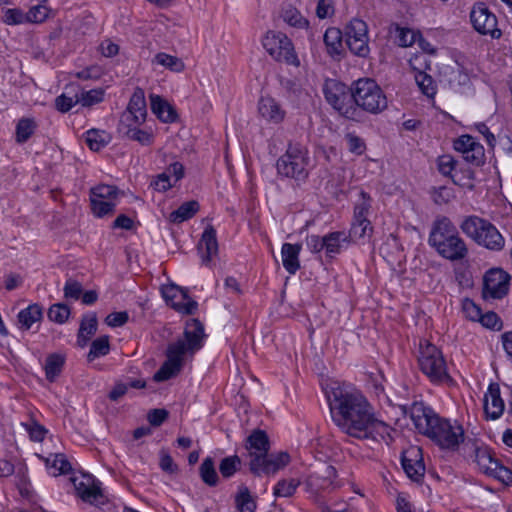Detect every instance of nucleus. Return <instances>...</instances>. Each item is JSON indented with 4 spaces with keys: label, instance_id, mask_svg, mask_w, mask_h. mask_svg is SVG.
Returning a JSON list of instances; mask_svg holds the SVG:
<instances>
[{
    "label": "nucleus",
    "instance_id": "nucleus-47",
    "mask_svg": "<svg viewBox=\"0 0 512 512\" xmlns=\"http://www.w3.org/2000/svg\"><path fill=\"white\" fill-rule=\"evenodd\" d=\"M109 351V337L106 335L98 337L91 343L90 351L88 353V360L93 361L96 358L105 356L109 353Z\"/></svg>",
    "mask_w": 512,
    "mask_h": 512
},
{
    "label": "nucleus",
    "instance_id": "nucleus-48",
    "mask_svg": "<svg viewBox=\"0 0 512 512\" xmlns=\"http://www.w3.org/2000/svg\"><path fill=\"white\" fill-rule=\"evenodd\" d=\"M122 136L129 140L136 141L143 146L151 145L154 140V135L151 129L147 130L142 127L137 129H128L127 133Z\"/></svg>",
    "mask_w": 512,
    "mask_h": 512
},
{
    "label": "nucleus",
    "instance_id": "nucleus-45",
    "mask_svg": "<svg viewBox=\"0 0 512 512\" xmlns=\"http://www.w3.org/2000/svg\"><path fill=\"white\" fill-rule=\"evenodd\" d=\"M200 476L203 482L209 486H215L218 483V474L215 469L214 461L211 457L203 460L199 468Z\"/></svg>",
    "mask_w": 512,
    "mask_h": 512
},
{
    "label": "nucleus",
    "instance_id": "nucleus-6",
    "mask_svg": "<svg viewBox=\"0 0 512 512\" xmlns=\"http://www.w3.org/2000/svg\"><path fill=\"white\" fill-rule=\"evenodd\" d=\"M302 480L308 498L316 502L320 501L324 495L332 493L344 485V481L338 477L336 468L327 462L310 465Z\"/></svg>",
    "mask_w": 512,
    "mask_h": 512
},
{
    "label": "nucleus",
    "instance_id": "nucleus-57",
    "mask_svg": "<svg viewBox=\"0 0 512 512\" xmlns=\"http://www.w3.org/2000/svg\"><path fill=\"white\" fill-rule=\"evenodd\" d=\"M3 20L8 25L27 23L26 13L17 8L7 9L4 13Z\"/></svg>",
    "mask_w": 512,
    "mask_h": 512
},
{
    "label": "nucleus",
    "instance_id": "nucleus-35",
    "mask_svg": "<svg viewBox=\"0 0 512 512\" xmlns=\"http://www.w3.org/2000/svg\"><path fill=\"white\" fill-rule=\"evenodd\" d=\"M373 233V226L369 219H353L349 236L353 240L369 239Z\"/></svg>",
    "mask_w": 512,
    "mask_h": 512
},
{
    "label": "nucleus",
    "instance_id": "nucleus-56",
    "mask_svg": "<svg viewBox=\"0 0 512 512\" xmlns=\"http://www.w3.org/2000/svg\"><path fill=\"white\" fill-rule=\"evenodd\" d=\"M49 9L45 5H35L26 12L27 23H41L48 17Z\"/></svg>",
    "mask_w": 512,
    "mask_h": 512
},
{
    "label": "nucleus",
    "instance_id": "nucleus-22",
    "mask_svg": "<svg viewBox=\"0 0 512 512\" xmlns=\"http://www.w3.org/2000/svg\"><path fill=\"white\" fill-rule=\"evenodd\" d=\"M504 401L497 384H490L484 396V412L490 420L499 419L504 412Z\"/></svg>",
    "mask_w": 512,
    "mask_h": 512
},
{
    "label": "nucleus",
    "instance_id": "nucleus-40",
    "mask_svg": "<svg viewBox=\"0 0 512 512\" xmlns=\"http://www.w3.org/2000/svg\"><path fill=\"white\" fill-rule=\"evenodd\" d=\"M152 62L177 73L182 72L185 68L184 62L179 57L164 52L157 53Z\"/></svg>",
    "mask_w": 512,
    "mask_h": 512
},
{
    "label": "nucleus",
    "instance_id": "nucleus-61",
    "mask_svg": "<svg viewBox=\"0 0 512 512\" xmlns=\"http://www.w3.org/2000/svg\"><path fill=\"white\" fill-rule=\"evenodd\" d=\"M345 141L350 152L361 155L365 151L364 141L353 133H348L345 136Z\"/></svg>",
    "mask_w": 512,
    "mask_h": 512
},
{
    "label": "nucleus",
    "instance_id": "nucleus-49",
    "mask_svg": "<svg viewBox=\"0 0 512 512\" xmlns=\"http://www.w3.org/2000/svg\"><path fill=\"white\" fill-rule=\"evenodd\" d=\"M282 17L283 20L292 27L302 29L308 26V21L294 7H287L283 11Z\"/></svg>",
    "mask_w": 512,
    "mask_h": 512
},
{
    "label": "nucleus",
    "instance_id": "nucleus-12",
    "mask_svg": "<svg viewBox=\"0 0 512 512\" xmlns=\"http://www.w3.org/2000/svg\"><path fill=\"white\" fill-rule=\"evenodd\" d=\"M262 45L274 60L295 67L300 65L294 45L285 34L268 31L262 39Z\"/></svg>",
    "mask_w": 512,
    "mask_h": 512
},
{
    "label": "nucleus",
    "instance_id": "nucleus-60",
    "mask_svg": "<svg viewBox=\"0 0 512 512\" xmlns=\"http://www.w3.org/2000/svg\"><path fill=\"white\" fill-rule=\"evenodd\" d=\"M63 290L65 298L74 300H78L83 292L81 283L72 278L66 281Z\"/></svg>",
    "mask_w": 512,
    "mask_h": 512
},
{
    "label": "nucleus",
    "instance_id": "nucleus-52",
    "mask_svg": "<svg viewBox=\"0 0 512 512\" xmlns=\"http://www.w3.org/2000/svg\"><path fill=\"white\" fill-rule=\"evenodd\" d=\"M241 460L238 456H230L222 459L219 470L223 477H231L240 467Z\"/></svg>",
    "mask_w": 512,
    "mask_h": 512
},
{
    "label": "nucleus",
    "instance_id": "nucleus-19",
    "mask_svg": "<svg viewBox=\"0 0 512 512\" xmlns=\"http://www.w3.org/2000/svg\"><path fill=\"white\" fill-rule=\"evenodd\" d=\"M402 467L407 476L413 481L419 482L425 474L422 449L419 446H410L402 453Z\"/></svg>",
    "mask_w": 512,
    "mask_h": 512
},
{
    "label": "nucleus",
    "instance_id": "nucleus-54",
    "mask_svg": "<svg viewBox=\"0 0 512 512\" xmlns=\"http://www.w3.org/2000/svg\"><path fill=\"white\" fill-rule=\"evenodd\" d=\"M418 38H420V34L409 28L397 29L396 40L402 47L412 46Z\"/></svg>",
    "mask_w": 512,
    "mask_h": 512
},
{
    "label": "nucleus",
    "instance_id": "nucleus-62",
    "mask_svg": "<svg viewBox=\"0 0 512 512\" xmlns=\"http://www.w3.org/2000/svg\"><path fill=\"white\" fill-rule=\"evenodd\" d=\"M476 145H480V143L475 138L470 135H462L454 142V149L464 155L466 151H470Z\"/></svg>",
    "mask_w": 512,
    "mask_h": 512
},
{
    "label": "nucleus",
    "instance_id": "nucleus-7",
    "mask_svg": "<svg viewBox=\"0 0 512 512\" xmlns=\"http://www.w3.org/2000/svg\"><path fill=\"white\" fill-rule=\"evenodd\" d=\"M460 229L478 246L492 252H500L505 248L506 240L498 228L489 220L476 216H466Z\"/></svg>",
    "mask_w": 512,
    "mask_h": 512
},
{
    "label": "nucleus",
    "instance_id": "nucleus-64",
    "mask_svg": "<svg viewBox=\"0 0 512 512\" xmlns=\"http://www.w3.org/2000/svg\"><path fill=\"white\" fill-rule=\"evenodd\" d=\"M490 476L504 484H512V471L509 468L501 465L500 462H498L497 467H495V470L492 471Z\"/></svg>",
    "mask_w": 512,
    "mask_h": 512
},
{
    "label": "nucleus",
    "instance_id": "nucleus-39",
    "mask_svg": "<svg viewBox=\"0 0 512 512\" xmlns=\"http://www.w3.org/2000/svg\"><path fill=\"white\" fill-rule=\"evenodd\" d=\"M97 330V318L95 315H89L83 318L78 332V344L83 347Z\"/></svg>",
    "mask_w": 512,
    "mask_h": 512
},
{
    "label": "nucleus",
    "instance_id": "nucleus-29",
    "mask_svg": "<svg viewBox=\"0 0 512 512\" xmlns=\"http://www.w3.org/2000/svg\"><path fill=\"white\" fill-rule=\"evenodd\" d=\"M42 314V307L38 304H31L27 308L22 309L18 313L20 328L29 330L34 323L41 320Z\"/></svg>",
    "mask_w": 512,
    "mask_h": 512
},
{
    "label": "nucleus",
    "instance_id": "nucleus-8",
    "mask_svg": "<svg viewBox=\"0 0 512 512\" xmlns=\"http://www.w3.org/2000/svg\"><path fill=\"white\" fill-rule=\"evenodd\" d=\"M417 362L420 371L432 384L440 385L451 381L442 351L427 340L419 343Z\"/></svg>",
    "mask_w": 512,
    "mask_h": 512
},
{
    "label": "nucleus",
    "instance_id": "nucleus-37",
    "mask_svg": "<svg viewBox=\"0 0 512 512\" xmlns=\"http://www.w3.org/2000/svg\"><path fill=\"white\" fill-rule=\"evenodd\" d=\"M235 505L239 512H255L257 503L246 486H241L235 496Z\"/></svg>",
    "mask_w": 512,
    "mask_h": 512
},
{
    "label": "nucleus",
    "instance_id": "nucleus-23",
    "mask_svg": "<svg viewBox=\"0 0 512 512\" xmlns=\"http://www.w3.org/2000/svg\"><path fill=\"white\" fill-rule=\"evenodd\" d=\"M258 112L264 120L273 124L281 123L286 116V111L280 103L270 96L260 98Z\"/></svg>",
    "mask_w": 512,
    "mask_h": 512
},
{
    "label": "nucleus",
    "instance_id": "nucleus-38",
    "mask_svg": "<svg viewBox=\"0 0 512 512\" xmlns=\"http://www.w3.org/2000/svg\"><path fill=\"white\" fill-rule=\"evenodd\" d=\"M111 140L110 135L103 130L91 129L85 133V141L93 151H100Z\"/></svg>",
    "mask_w": 512,
    "mask_h": 512
},
{
    "label": "nucleus",
    "instance_id": "nucleus-3",
    "mask_svg": "<svg viewBox=\"0 0 512 512\" xmlns=\"http://www.w3.org/2000/svg\"><path fill=\"white\" fill-rule=\"evenodd\" d=\"M204 327L197 319L187 322L183 338L168 345L166 361L154 374L156 382L167 381L175 377L182 369L185 356H193L203 346Z\"/></svg>",
    "mask_w": 512,
    "mask_h": 512
},
{
    "label": "nucleus",
    "instance_id": "nucleus-58",
    "mask_svg": "<svg viewBox=\"0 0 512 512\" xmlns=\"http://www.w3.org/2000/svg\"><path fill=\"white\" fill-rule=\"evenodd\" d=\"M484 156V148L480 144L472 147L470 151H466V154L463 155V158L467 163L480 166L484 162Z\"/></svg>",
    "mask_w": 512,
    "mask_h": 512
},
{
    "label": "nucleus",
    "instance_id": "nucleus-4",
    "mask_svg": "<svg viewBox=\"0 0 512 512\" xmlns=\"http://www.w3.org/2000/svg\"><path fill=\"white\" fill-rule=\"evenodd\" d=\"M246 449L250 458L249 469L256 476L275 474L290 462V456L285 452L268 454V437L261 430H255L247 438Z\"/></svg>",
    "mask_w": 512,
    "mask_h": 512
},
{
    "label": "nucleus",
    "instance_id": "nucleus-51",
    "mask_svg": "<svg viewBox=\"0 0 512 512\" xmlns=\"http://www.w3.org/2000/svg\"><path fill=\"white\" fill-rule=\"evenodd\" d=\"M458 162L451 155H442L438 157L437 166L439 172L452 179Z\"/></svg>",
    "mask_w": 512,
    "mask_h": 512
},
{
    "label": "nucleus",
    "instance_id": "nucleus-55",
    "mask_svg": "<svg viewBox=\"0 0 512 512\" xmlns=\"http://www.w3.org/2000/svg\"><path fill=\"white\" fill-rule=\"evenodd\" d=\"M22 426L25 428L32 441L41 442L46 436L47 430L45 427L35 421L22 423Z\"/></svg>",
    "mask_w": 512,
    "mask_h": 512
},
{
    "label": "nucleus",
    "instance_id": "nucleus-63",
    "mask_svg": "<svg viewBox=\"0 0 512 512\" xmlns=\"http://www.w3.org/2000/svg\"><path fill=\"white\" fill-rule=\"evenodd\" d=\"M478 322H480L484 327L493 330H500L502 326L499 316L492 311H489L485 314H481V317L479 318Z\"/></svg>",
    "mask_w": 512,
    "mask_h": 512
},
{
    "label": "nucleus",
    "instance_id": "nucleus-44",
    "mask_svg": "<svg viewBox=\"0 0 512 512\" xmlns=\"http://www.w3.org/2000/svg\"><path fill=\"white\" fill-rule=\"evenodd\" d=\"M145 121V117L131 114V112H123L118 125V131L121 135H124L127 133L128 129H137L142 127Z\"/></svg>",
    "mask_w": 512,
    "mask_h": 512
},
{
    "label": "nucleus",
    "instance_id": "nucleus-59",
    "mask_svg": "<svg viewBox=\"0 0 512 512\" xmlns=\"http://www.w3.org/2000/svg\"><path fill=\"white\" fill-rule=\"evenodd\" d=\"M462 310L465 316L472 321H478L482 314L481 308L469 298L462 301Z\"/></svg>",
    "mask_w": 512,
    "mask_h": 512
},
{
    "label": "nucleus",
    "instance_id": "nucleus-33",
    "mask_svg": "<svg viewBox=\"0 0 512 512\" xmlns=\"http://www.w3.org/2000/svg\"><path fill=\"white\" fill-rule=\"evenodd\" d=\"M372 198L365 191H360L354 202L353 219H369L372 211Z\"/></svg>",
    "mask_w": 512,
    "mask_h": 512
},
{
    "label": "nucleus",
    "instance_id": "nucleus-26",
    "mask_svg": "<svg viewBox=\"0 0 512 512\" xmlns=\"http://www.w3.org/2000/svg\"><path fill=\"white\" fill-rule=\"evenodd\" d=\"M342 32L336 27H329L323 36L327 53L331 57L340 56L343 51Z\"/></svg>",
    "mask_w": 512,
    "mask_h": 512
},
{
    "label": "nucleus",
    "instance_id": "nucleus-20",
    "mask_svg": "<svg viewBox=\"0 0 512 512\" xmlns=\"http://www.w3.org/2000/svg\"><path fill=\"white\" fill-rule=\"evenodd\" d=\"M70 480L78 496L83 501L89 502L91 504L98 501L101 493L91 476L85 474L73 475Z\"/></svg>",
    "mask_w": 512,
    "mask_h": 512
},
{
    "label": "nucleus",
    "instance_id": "nucleus-53",
    "mask_svg": "<svg viewBox=\"0 0 512 512\" xmlns=\"http://www.w3.org/2000/svg\"><path fill=\"white\" fill-rule=\"evenodd\" d=\"M104 98L103 89H91L89 91H83L78 95L79 103L83 106H92L100 103Z\"/></svg>",
    "mask_w": 512,
    "mask_h": 512
},
{
    "label": "nucleus",
    "instance_id": "nucleus-5",
    "mask_svg": "<svg viewBox=\"0 0 512 512\" xmlns=\"http://www.w3.org/2000/svg\"><path fill=\"white\" fill-rule=\"evenodd\" d=\"M428 242L442 258L449 261H461L469 254L465 240L447 217L439 218L434 222Z\"/></svg>",
    "mask_w": 512,
    "mask_h": 512
},
{
    "label": "nucleus",
    "instance_id": "nucleus-31",
    "mask_svg": "<svg viewBox=\"0 0 512 512\" xmlns=\"http://www.w3.org/2000/svg\"><path fill=\"white\" fill-rule=\"evenodd\" d=\"M199 210L197 201H188L181 204L178 209L169 214V221L174 224L182 223L192 218Z\"/></svg>",
    "mask_w": 512,
    "mask_h": 512
},
{
    "label": "nucleus",
    "instance_id": "nucleus-1",
    "mask_svg": "<svg viewBox=\"0 0 512 512\" xmlns=\"http://www.w3.org/2000/svg\"><path fill=\"white\" fill-rule=\"evenodd\" d=\"M327 398L332 421L346 435L387 444L392 441V428L376 417L373 406L360 390L335 384Z\"/></svg>",
    "mask_w": 512,
    "mask_h": 512
},
{
    "label": "nucleus",
    "instance_id": "nucleus-43",
    "mask_svg": "<svg viewBox=\"0 0 512 512\" xmlns=\"http://www.w3.org/2000/svg\"><path fill=\"white\" fill-rule=\"evenodd\" d=\"M473 180L474 171L470 167L458 163L454 175L452 176L453 183L464 188L472 189L474 187Z\"/></svg>",
    "mask_w": 512,
    "mask_h": 512
},
{
    "label": "nucleus",
    "instance_id": "nucleus-30",
    "mask_svg": "<svg viewBox=\"0 0 512 512\" xmlns=\"http://www.w3.org/2000/svg\"><path fill=\"white\" fill-rule=\"evenodd\" d=\"M301 484L303 485L302 479L282 478L273 487V495L276 498L292 497Z\"/></svg>",
    "mask_w": 512,
    "mask_h": 512
},
{
    "label": "nucleus",
    "instance_id": "nucleus-18",
    "mask_svg": "<svg viewBox=\"0 0 512 512\" xmlns=\"http://www.w3.org/2000/svg\"><path fill=\"white\" fill-rule=\"evenodd\" d=\"M464 450L484 474L490 476L497 467L499 461L492 456L488 447L480 444L477 440H468L465 443Z\"/></svg>",
    "mask_w": 512,
    "mask_h": 512
},
{
    "label": "nucleus",
    "instance_id": "nucleus-41",
    "mask_svg": "<svg viewBox=\"0 0 512 512\" xmlns=\"http://www.w3.org/2000/svg\"><path fill=\"white\" fill-rule=\"evenodd\" d=\"M124 112H131V114L145 117L147 116L146 101L144 91L137 88L132 94L128 107Z\"/></svg>",
    "mask_w": 512,
    "mask_h": 512
},
{
    "label": "nucleus",
    "instance_id": "nucleus-16",
    "mask_svg": "<svg viewBox=\"0 0 512 512\" xmlns=\"http://www.w3.org/2000/svg\"><path fill=\"white\" fill-rule=\"evenodd\" d=\"M470 21L478 33L489 35L494 39L501 37V30L497 27V17L488 9L486 4L476 3L473 5L470 12Z\"/></svg>",
    "mask_w": 512,
    "mask_h": 512
},
{
    "label": "nucleus",
    "instance_id": "nucleus-42",
    "mask_svg": "<svg viewBox=\"0 0 512 512\" xmlns=\"http://www.w3.org/2000/svg\"><path fill=\"white\" fill-rule=\"evenodd\" d=\"M347 240L344 232L336 231L331 232L324 236V246L326 254L330 257L338 254L341 250L342 242Z\"/></svg>",
    "mask_w": 512,
    "mask_h": 512
},
{
    "label": "nucleus",
    "instance_id": "nucleus-36",
    "mask_svg": "<svg viewBox=\"0 0 512 512\" xmlns=\"http://www.w3.org/2000/svg\"><path fill=\"white\" fill-rule=\"evenodd\" d=\"M37 124L33 118H21L16 125L15 140L18 144L26 143L34 134Z\"/></svg>",
    "mask_w": 512,
    "mask_h": 512
},
{
    "label": "nucleus",
    "instance_id": "nucleus-17",
    "mask_svg": "<svg viewBox=\"0 0 512 512\" xmlns=\"http://www.w3.org/2000/svg\"><path fill=\"white\" fill-rule=\"evenodd\" d=\"M161 292L166 303L176 311L190 315L197 310V302L191 299L184 289L176 285H167L162 288Z\"/></svg>",
    "mask_w": 512,
    "mask_h": 512
},
{
    "label": "nucleus",
    "instance_id": "nucleus-25",
    "mask_svg": "<svg viewBox=\"0 0 512 512\" xmlns=\"http://www.w3.org/2000/svg\"><path fill=\"white\" fill-rule=\"evenodd\" d=\"M301 244L284 243L281 248L283 267L289 274H295L300 268L299 255Z\"/></svg>",
    "mask_w": 512,
    "mask_h": 512
},
{
    "label": "nucleus",
    "instance_id": "nucleus-28",
    "mask_svg": "<svg viewBox=\"0 0 512 512\" xmlns=\"http://www.w3.org/2000/svg\"><path fill=\"white\" fill-rule=\"evenodd\" d=\"M151 110L152 112L163 122H172L174 121L176 114L173 108L160 96L151 95Z\"/></svg>",
    "mask_w": 512,
    "mask_h": 512
},
{
    "label": "nucleus",
    "instance_id": "nucleus-11",
    "mask_svg": "<svg viewBox=\"0 0 512 512\" xmlns=\"http://www.w3.org/2000/svg\"><path fill=\"white\" fill-rule=\"evenodd\" d=\"M323 92L335 110L348 119H355L357 108L353 105V89L336 80H327Z\"/></svg>",
    "mask_w": 512,
    "mask_h": 512
},
{
    "label": "nucleus",
    "instance_id": "nucleus-24",
    "mask_svg": "<svg viewBox=\"0 0 512 512\" xmlns=\"http://www.w3.org/2000/svg\"><path fill=\"white\" fill-rule=\"evenodd\" d=\"M199 251L201 253V263L209 266L213 257L218 253L216 231L213 227H208L204 230L199 242Z\"/></svg>",
    "mask_w": 512,
    "mask_h": 512
},
{
    "label": "nucleus",
    "instance_id": "nucleus-27",
    "mask_svg": "<svg viewBox=\"0 0 512 512\" xmlns=\"http://www.w3.org/2000/svg\"><path fill=\"white\" fill-rule=\"evenodd\" d=\"M44 460L48 473L52 476L67 474L72 469L66 456L61 453L50 454Z\"/></svg>",
    "mask_w": 512,
    "mask_h": 512
},
{
    "label": "nucleus",
    "instance_id": "nucleus-13",
    "mask_svg": "<svg viewBox=\"0 0 512 512\" xmlns=\"http://www.w3.org/2000/svg\"><path fill=\"white\" fill-rule=\"evenodd\" d=\"M120 191L112 185L101 184L90 190V205L94 216L111 215L120 199Z\"/></svg>",
    "mask_w": 512,
    "mask_h": 512
},
{
    "label": "nucleus",
    "instance_id": "nucleus-46",
    "mask_svg": "<svg viewBox=\"0 0 512 512\" xmlns=\"http://www.w3.org/2000/svg\"><path fill=\"white\" fill-rule=\"evenodd\" d=\"M415 81L424 95L429 98L434 97L436 94L437 86L429 74L425 73V71H419L415 74Z\"/></svg>",
    "mask_w": 512,
    "mask_h": 512
},
{
    "label": "nucleus",
    "instance_id": "nucleus-10",
    "mask_svg": "<svg viewBox=\"0 0 512 512\" xmlns=\"http://www.w3.org/2000/svg\"><path fill=\"white\" fill-rule=\"evenodd\" d=\"M377 114L387 108V98L380 86L372 79H359L354 83L353 105Z\"/></svg>",
    "mask_w": 512,
    "mask_h": 512
},
{
    "label": "nucleus",
    "instance_id": "nucleus-21",
    "mask_svg": "<svg viewBox=\"0 0 512 512\" xmlns=\"http://www.w3.org/2000/svg\"><path fill=\"white\" fill-rule=\"evenodd\" d=\"M184 176V167L179 162L170 164L165 171L157 175L151 183L156 191L165 192L173 187Z\"/></svg>",
    "mask_w": 512,
    "mask_h": 512
},
{
    "label": "nucleus",
    "instance_id": "nucleus-34",
    "mask_svg": "<svg viewBox=\"0 0 512 512\" xmlns=\"http://www.w3.org/2000/svg\"><path fill=\"white\" fill-rule=\"evenodd\" d=\"M77 103H79L77 87L70 86L55 99V107L62 113L68 112Z\"/></svg>",
    "mask_w": 512,
    "mask_h": 512
},
{
    "label": "nucleus",
    "instance_id": "nucleus-32",
    "mask_svg": "<svg viewBox=\"0 0 512 512\" xmlns=\"http://www.w3.org/2000/svg\"><path fill=\"white\" fill-rule=\"evenodd\" d=\"M65 364V357L60 353H53L47 356L45 361V375L46 379L50 382L56 380L61 374Z\"/></svg>",
    "mask_w": 512,
    "mask_h": 512
},
{
    "label": "nucleus",
    "instance_id": "nucleus-14",
    "mask_svg": "<svg viewBox=\"0 0 512 512\" xmlns=\"http://www.w3.org/2000/svg\"><path fill=\"white\" fill-rule=\"evenodd\" d=\"M346 43L354 55L362 58L370 54L368 26L365 21L353 18L345 28Z\"/></svg>",
    "mask_w": 512,
    "mask_h": 512
},
{
    "label": "nucleus",
    "instance_id": "nucleus-2",
    "mask_svg": "<svg viewBox=\"0 0 512 512\" xmlns=\"http://www.w3.org/2000/svg\"><path fill=\"white\" fill-rule=\"evenodd\" d=\"M417 431L430 438L440 448L455 451L465 441L463 426L456 420L451 421L438 416L423 402L415 401L410 406H403Z\"/></svg>",
    "mask_w": 512,
    "mask_h": 512
},
{
    "label": "nucleus",
    "instance_id": "nucleus-15",
    "mask_svg": "<svg viewBox=\"0 0 512 512\" xmlns=\"http://www.w3.org/2000/svg\"><path fill=\"white\" fill-rule=\"evenodd\" d=\"M511 276L501 268L488 270L483 277L482 298L485 301L500 300L509 292Z\"/></svg>",
    "mask_w": 512,
    "mask_h": 512
},
{
    "label": "nucleus",
    "instance_id": "nucleus-9",
    "mask_svg": "<svg viewBox=\"0 0 512 512\" xmlns=\"http://www.w3.org/2000/svg\"><path fill=\"white\" fill-rule=\"evenodd\" d=\"M309 156L305 146L290 143L286 152L276 162L279 175L296 181H305L308 177Z\"/></svg>",
    "mask_w": 512,
    "mask_h": 512
},
{
    "label": "nucleus",
    "instance_id": "nucleus-50",
    "mask_svg": "<svg viewBox=\"0 0 512 512\" xmlns=\"http://www.w3.org/2000/svg\"><path fill=\"white\" fill-rule=\"evenodd\" d=\"M70 316V308L63 303L53 304L48 310V318L58 324L65 323Z\"/></svg>",
    "mask_w": 512,
    "mask_h": 512
}]
</instances>
